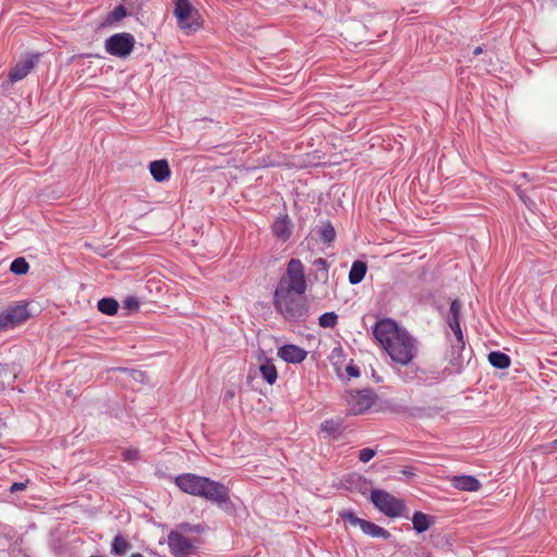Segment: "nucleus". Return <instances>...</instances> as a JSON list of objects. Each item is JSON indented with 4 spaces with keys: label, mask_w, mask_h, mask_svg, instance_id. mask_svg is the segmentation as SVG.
<instances>
[{
    "label": "nucleus",
    "mask_w": 557,
    "mask_h": 557,
    "mask_svg": "<svg viewBox=\"0 0 557 557\" xmlns=\"http://www.w3.org/2000/svg\"><path fill=\"white\" fill-rule=\"evenodd\" d=\"M306 290L305 267L299 259H290L274 290L273 305L276 312L289 322L304 321L309 312Z\"/></svg>",
    "instance_id": "obj_1"
},
{
    "label": "nucleus",
    "mask_w": 557,
    "mask_h": 557,
    "mask_svg": "<svg viewBox=\"0 0 557 557\" xmlns=\"http://www.w3.org/2000/svg\"><path fill=\"white\" fill-rule=\"evenodd\" d=\"M373 336L396 363L406 366L417 356V341L391 319L377 321L373 326Z\"/></svg>",
    "instance_id": "obj_2"
},
{
    "label": "nucleus",
    "mask_w": 557,
    "mask_h": 557,
    "mask_svg": "<svg viewBox=\"0 0 557 557\" xmlns=\"http://www.w3.org/2000/svg\"><path fill=\"white\" fill-rule=\"evenodd\" d=\"M177 487L189 495L202 497L216 504L230 500L228 488L216 481L194 473H184L175 478Z\"/></svg>",
    "instance_id": "obj_3"
},
{
    "label": "nucleus",
    "mask_w": 557,
    "mask_h": 557,
    "mask_svg": "<svg viewBox=\"0 0 557 557\" xmlns=\"http://www.w3.org/2000/svg\"><path fill=\"white\" fill-rule=\"evenodd\" d=\"M174 16L178 27L187 35L201 28L202 22L197 9L190 0H174Z\"/></svg>",
    "instance_id": "obj_4"
},
{
    "label": "nucleus",
    "mask_w": 557,
    "mask_h": 557,
    "mask_svg": "<svg viewBox=\"0 0 557 557\" xmlns=\"http://www.w3.org/2000/svg\"><path fill=\"white\" fill-rule=\"evenodd\" d=\"M370 499L381 512L389 518L400 517L406 508L401 499L383 490H372Z\"/></svg>",
    "instance_id": "obj_5"
},
{
    "label": "nucleus",
    "mask_w": 557,
    "mask_h": 557,
    "mask_svg": "<svg viewBox=\"0 0 557 557\" xmlns=\"http://www.w3.org/2000/svg\"><path fill=\"white\" fill-rule=\"evenodd\" d=\"M135 46V38L129 33H119L110 36L106 42V51L117 58H126L129 55Z\"/></svg>",
    "instance_id": "obj_6"
},
{
    "label": "nucleus",
    "mask_w": 557,
    "mask_h": 557,
    "mask_svg": "<svg viewBox=\"0 0 557 557\" xmlns=\"http://www.w3.org/2000/svg\"><path fill=\"white\" fill-rule=\"evenodd\" d=\"M374 403L373 394L370 391H358L350 393L347 397V410L350 414L364 413Z\"/></svg>",
    "instance_id": "obj_7"
},
{
    "label": "nucleus",
    "mask_w": 557,
    "mask_h": 557,
    "mask_svg": "<svg viewBox=\"0 0 557 557\" xmlns=\"http://www.w3.org/2000/svg\"><path fill=\"white\" fill-rule=\"evenodd\" d=\"M168 543L171 553L175 557H182L190 553L191 544L190 541L183 534L171 531L168 536Z\"/></svg>",
    "instance_id": "obj_8"
},
{
    "label": "nucleus",
    "mask_w": 557,
    "mask_h": 557,
    "mask_svg": "<svg viewBox=\"0 0 557 557\" xmlns=\"http://www.w3.org/2000/svg\"><path fill=\"white\" fill-rule=\"evenodd\" d=\"M465 349V342H456L451 344L449 357H448V366L445 367V372L449 374L459 373L462 369L463 358L462 351Z\"/></svg>",
    "instance_id": "obj_9"
},
{
    "label": "nucleus",
    "mask_w": 557,
    "mask_h": 557,
    "mask_svg": "<svg viewBox=\"0 0 557 557\" xmlns=\"http://www.w3.org/2000/svg\"><path fill=\"white\" fill-rule=\"evenodd\" d=\"M37 62V55H28L21 59L15 66L11 70L9 78L12 83L18 82L25 78L29 72L34 69Z\"/></svg>",
    "instance_id": "obj_10"
},
{
    "label": "nucleus",
    "mask_w": 557,
    "mask_h": 557,
    "mask_svg": "<svg viewBox=\"0 0 557 557\" xmlns=\"http://www.w3.org/2000/svg\"><path fill=\"white\" fill-rule=\"evenodd\" d=\"M277 356L286 362L299 363L306 359L307 351L296 345H284L278 349Z\"/></svg>",
    "instance_id": "obj_11"
},
{
    "label": "nucleus",
    "mask_w": 557,
    "mask_h": 557,
    "mask_svg": "<svg viewBox=\"0 0 557 557\" xmlns=\"http://www.w3.org/2000/svg\"><path fill=\"white\" fill-rule=\"evenodd\" d=\"M4 312L12 327L23 324L30 318V313L27 310V304H17L10 307Z\"/></svg>",
    "instance_id": "obj_12"
},
{
    "label": "nucleus",
    "mask_w": 557,
    "mask_h": 557,
    "mask_svg": "<svg viewBox=\"0 0 557 557\" xmlns=\"http://www.w3.org/2000/svg\"><path fill=\"white\" fill-rule=\"evenodd\" d=\"M292 230L293 224L287 215L278 216L272 225L273 234L282 242H286L289 239L292 235Z\"/></svg>",
    "instance_id": "obj_13"
},
{
    "label": "nucleus",
    "mask_w": 557,
    "mask_h": 557,
    "mask_svg": "<svg viewBox=\"0 0 557 557\" xmlns=\"http://www.w3.org/2000/svg\"><path fill=\"white\" fill-rule=\"evenodd\" d=\"M451 485L460 491L476 492L481 488V483L472 475H457L450 480Z\"/></svg>",
    "instance_id": "obj_14"
},
{
    "label": "nucleus",
    "mask_w": 557,
    "mask_h": 557,
    "mask_svg": "<svg viewBox=\"0 0 557 557\" xmlns=\"http://www.w3.org/2000/svg\"><path fill=\"white\" fill-rule=\"evenodd\" d=\"M149 171L151 176L157 182H164L171 175V170L166 160H156L149 164Z\"/></svg>",
    "instance_id": "obj_15"
},
{
    "label": "nucleus",
    "mask_w": 557,
    "mask_h": 557,
    "mask_svg": "<svg viewBox=\"0 0 557 557\" xmlns=\"http://www.w3.org/2000/svg\"><path fill=\"white\" fill-rule=\"evenodd\" d=\"M321 430L334 440L338 438L343 433L342 419H329L322 422Z\"/></svg>",
    "instance_id": "obj_16"
},
{
    "label": "nucleus",
    "mask_w": 557,
    "mask_h": 557,
    "mask_svg": "<svg viewBox=\"0 0 557 557\" xmlns=\"http://www.w3.org/2000/svg\"><path fill=\"white\" fill-rule=\"evenodd\" d=\"M367 270L368 267L366 262L360 260L355 261L348 274L349 283L352 285L359 284L364 278Z\"/></svg>",
    "instance_id": "obj_17"
},
{
    "label": "nucleus",
    "mask_w": 557,
    "mask_h": 557,
    "mask_svg": "<svg viewBox=\"0 0 557 557\" xmlns=\"http://www.w3.org/2000/svg\"><path fill=\"white\" fill-rule=\"evenodd\" d=\"M362 532L367 535H370L372 537H383L388 539L391 536L389 532L386 531L384 528L364 520L361 528Z\"/></svg>",
    "instance_id": "obj_18"
},
{
    "label": "nucleus",
    "mask_w": 557,
    "mask_h": 557,
    "mask_svg": "<svg viewBox=\"0 0 557 557\" xmlns=\"http://www.w3.org/2000/svg\"><path fill=\"white\" fill-rule=\"evenodd\" d=\"M431 522L432 517L421 511H416L412 516V525L418 533L425 532L430 528Z\"/></svg>",
    "instance_id": "obj_19"
},
{
    "label": "nucleus",
    "mask_w": 557,
    "mask_h": 557,
    "mask_svg": "<svg viewBox=\"0 0 557 557\" xmlns=\"http://www.w3.org/2000/svg\"><path fill=\"white\" fill-rule=\"evenodd\" d=\"M490 363L497 369H507L510 366V358L502 351H492L488 354Z\"/></svg>",
    "instance_id": "obj_20"
},
{
    "label": "nucleus",
    "mask_w": 557,
    "mask_h": 557,
    "mask_svg": "<svg viewBox=\"0 0 557 557\" xmlns=\"http://www.w3.org/2000/svg\"><path fill=\"white\" fill-rule=\"evenodd\" d=\"M262 377L270 384H274L277 379V371L271 361H267L259 367Z\"/></svg>",
    "instance_id": "obj_21"
},
{
    "label": "nucleus",
    "mask_w": 557,
    "mask_h": 557,
    "mask_svg": "<svg viewBox=\"0 0 557 557\" xmlns=\"http://www.w3.org/2000/svg\"><path fill=\"white\" fill-rule=\"evenodd\" d=\"M97 308L101 313L113 315L117 312L119 304L114 298H102L98 301Z\"/></svg>",
    "instance_id": "obj_22"
},
{
    "label": "nucleus",
    "mask_w": 557,
    "mask_h": 557,
    "mask_svg": "<svg viewBox=\"0 0 557 557\" xmlns=\"http://www.w3.org/2000/svg\"><path fill=\"white\" fill-rule=\"evenodd\" d=\"M131 548L129 542L122 535H116L112 542V553L117 556L124 555Z\"/></svg>",
    "instance_id": "obj_23"
},
{
    "label": "nucleus",
    "mask_w": 557,
    "mask_h": 557,
    "mask_svg": "<svg viewBox=\"0 0 557 557\" xmlns=\"http://www.w3.org/2000/svg\"><path fill=\"white\" fill-rule=\"evenodd\" d=\"M10 270L14 274H26L29 270V264L24 258H16L11 262Z\"/></svg>",
    "instance_id": "obj_24"
},
{
    "label": "nucleus",
    "mask_w": 557,
    "mask_h": 557,
    "mask_svg": "<svg viewBox=\"0 0 557 557\" xmlns=\"http://www.w3.org/2000/svg\"><path fill=\"white\" fill-rule=\"evenodd\" d=\"M460 313H461V304L459 300L455 299L450 304L448 317H447V323H453L454 321H460Z\"/></svg>",
    "instance_id": "obj_25"
},
{
    "label": "nucleus",
    "mask_w": 557,
    "mask_h": 557,
    "mask_svg": "<svg viewBox=\"0 0 557 557\" xmlns=\"http://www.w3.org/2000/svg\"><path fill=\"white\" fill-rule=\"evenodd\" d=\"M126 16V9L124 5H117L116 8H114L113 11H111L107 18H106V23L107 24H112V23H115L120 20H122L123 17Z\"/></svg>",
    "instance_id": "obj_26"
},
{
    "label": "nucleus",
    "mask_w": 557,
    "mask_h": 557,
    "mask_svg": "<svg viewBox=\"0 0 557 557\" xmlns=\"http://www.w3.org/2000/svg\"><path fill=\"white\" fill-rule=\"evenodd\" d=\"M320 237L324 243H331L335 238V230L331 223H325L320 227Z\"/></svg>",
    "instance_id": "obj_27"
},
{
    "label": "nucleus",
    "mask_w": 557,
    "mask_h": 557,
    "mask_svg": "<svg viewBox=\"0 0 557 557\" xmlns=\"http://www.w3.org/2000/svg\"><path fill=\"white\" fill-rule=\"evenodd\" d=\"M337 323V314L335 312H325L319 318V324L322 327H334Z\"/></svg>",
    "instance_id": "obj_28"
},
{
    "label": "nucleus",
    "mask_w": 557,
    "mask_h": 557,
    "mask_svg": "<svg viewBox=\"0 0 557 557\" xmlns=\"http://www.w3.org/2000/svg\"><path fill=\"white\" fill-rule=\"evenodd\" d=\"M341 517L344 520L348 521L351 525L360 527V529L362 528V523L364 522V519L356 517L355 513L351 511H343L341 512Z\"/></svg>",
    "instance_id": "obj_29"
},
{
    "label": "nucleus",
    "mask_w": 557,
    "mask_h": 557,
    "mask_svg": "<svg viewBox=\"0 0 557 557\" xmlns=\"http://www.w3.org/2000/svg\"><path fill=\"white\" fill-rule=\"evenodd\" d=\"M123 459L128 462H134L139 459V450L137 448H126L122 451Z\"/></svg>",
    "instance_id": "obj_30"
},
{
    "label": "nucleus",
    "mask_w": 557,
    "mask_h": 557,
    "mask_svg": "<svg viewBox=\"0 0 557 557\" xmlns=\"http://www.w3.org/2000/svg\"><path fill=\"white\" fill-rule=\"evenodd\" d=\"M376 455V450L373 449V448H362L359 454H358V458L361 462H368L370 461L374 456Z\"/></svg>",
    "instance_id": "obj_31"
},
{
    "label": "nucleus",
    "mask_w": 557,
    "mask_h": 557,
    "mask_svg": "<svg viewBox=\"0 0 557 557\" xmlns=\"http://www.w3.org/2000/svg\"><path fill=\"white\" fill-rule=\"evenodd\" d=\"M448 325L456 336V342H465L460 326V321H454L453 323H448Z\"/></svg>",
    "instance_id": "obj_32"
},
{
    "label": "nucleus",
    "mask_w": 557,
    "mask_h": 557,
    "mask_svg": "<svg viewBox=\"0 0 557 557\" xmlns=\"http://www.w3.org/2000/svg\"><path fill=\"white\" fill-rule=\"evenodd\" d=\"M123 305H124V308L127 309L128 311H136L139 308V302H138L137 298H135V297H127L123 301Z\"/></svg>",
    "instance_id": "obj_33"
},
{
    "label": "nucleus",
    "mask_w": 557,
    "mask_h": 557,
    "mask_svg": "<svg viewBox=\"0 0 557 557\" xmlns=\"http://www.w3.org/2000/svg\"><path fill=\"white\" fill-rule=\"evenodd\" d=\"M13 329L5 312L0 313V332Z\"/></svg>",
    "instance_id": "obj_34"
},
{
    "label": "nucleus",
    "mask_w": 557,
    "mask_h": 557,
    "mask_svg": "<svg viewBox=\"0 0 557 557\" xmlns=\"http://www.w3.org/2000/svg\"><path fill=\"white\" fill-rule=\"evenodd\" d=\"M27 484H28V480H26L25 482H14L10 486V492L11 493H16V492L23 491V490H25L27 487Z\"/></svg>",
    "instance_id": "obj_35"
},
{
    "label": "nucleus",
    "mask_w": 557,
    "mask_h": 557,
    "mask_svg": "<svg viewBox=\"0 0 557 557\" xmlns=\"http://www.w3.org/2000/svg\"><path fill=\"white\" fill-rule=\"evenodd\" d=\"M314 264L317 265V268H318L319 270H323V271L327 272V262H326V260H325V259H323V258H319V259H317V260L314 261Z\"/></svg>",
    "instance_id": "obj_36"
},
{
    "label": "nucleus",
    "mask_w": 557,
    "mask_h": 557,
    "mask_svg": "<svg viewBox=\"0 0 557 557\" xmlns=\"http://www.w3.org/2000/svg\"><path fill=\"white\" fill-rule=\"evenodd\" d=\"M544 448H545V451L548 454L556 453L557 451V438L555 441L548 443L547 445H545Z\"/></svg>",
    "instance_id": "obj_37"
},
{
    "label": "nucleus",
    "mask_w": 557,
    "mask_h": 557,
    "mask_svg": "<svg viewBox=\"0 0 557 557\" xmlns=\"http://www.w3.org/2000/svg\"><path fill=\"white\" fill-rule=\"evenodd\" d=\"M346 371L350 376H359V370L355 366H347Z\"/></svg>",
    "instance_id": "obj_38"
},
{
    "label": "nucleus",
    "mask_w": 557,
    "mask_h": 557,
    "mask_svg": "<svg viewBox=\"0 0 557 557\" xmlns=\"http://www.w3.org/2000/svg\"><path fill=\"white\" fill-rule=\"evenodd\" d=\"M482 52H483L482 47H476V48L474 49V51H473V54H474V55H479V54H481Z\"/></svg>",
    "instance_id": "obj_39"
},
{
    "label": "nucleus",
    "mask_w": 557,
    "mask_h": 557,
    "mask_svg": "<svg viewBox=\"0 0 557 557\" xmlns=\"http://www.w3.org/2000/svg\"><path fill=\"white\" fill-rule=\"evenodd\" d=\"M131 557H144L140 553H134L131 555Z\"/></svg>",
    "instance_id": "obj_40"
}]
</instances>
